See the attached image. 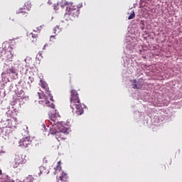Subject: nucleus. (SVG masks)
Masks as SVG:
<instances>
[{
    "instance_id": "6e6552de",
    "label": "nucleus",
    "mask_w": 182,
    "mask_h": 182,
    "mask_svg": "<svg viewBox=\"0 0 182 182\" xmlns=\"http://www.w3.org/2000/svg\"><path fill=\"white\" fill-rule=\"evenodd\" d=\"M58 178L60 180V181L66 182L68 181V178H69V177L68 176V173H66L65 171H62L61 175L58 177Z\"/></svg>"
},
{
    "instance_id": "a211bd4d",
    "label": "nucleus",
    "mask_w": 182,
    "mask_h": 182,
    "mask_svg": "<svg viewBox=\"0 0 182 182\" xmlns=\"http://www.w3.org/2000/svg\"><path fill=\"white\" fill-rule=\"evenodd\" d=\"M42 28V26H40L38 28H36V30H34V32H41V29Z\"/></svg>"
},
{
    "instance_id": "f3484780",
    "label": "nucleus",
    "mask_w": 182,
    "mask_h": 182,
    "mask_svg": "<svg viewBox=\"0 0 182 182\" xmlns=\"http://www.w3.org/2000/svg\"><path fill=\"white\" fill-rule=\"evenodd\" d=\"M50 133L51 134H56V129H50Z\"/></svg>"
},
{
    "instance_id": "1a4fd4ad",
    "label": "nucleus",
    "mask_w": 182,
    "mask_h": 182,
    "mask_svg": "<svg viewBox=\"0 0 182 182\" xmlns=\"http://www.w3.org/2000/svg\"><path fill=\"white\" fill-rule=\"evenodd\" d=\"M28 36L33 43H36V42H38V34L31 33Z\"/></svg>"
},
{
    "instance_id": "dca6fc26",
    "label": "nucleus",
    "mask_w": 182,
    "mask_h": 182,
    "mask_svg": "<svg viewBox=\"0 0 182 182\" xmlns=\"http://www.w3.org/2000/svg\"><path fill=\"white\" fill-rule=\"evenodd\" d=\"M134 16H136V14H134V11H133L129 16L128 19H134Z\"/></svg>"
},
{
    "instance_id": "9d476101",
    "label": "nucleus",
    "mask_w": 182,
    "mask_h": 182,
    "mask_svg": "<svg viewBox=\"0 0 182 182\" xmlns=\"http://www.w3.org/2000/svg\"><path fill=\"white\" fill-rule=\"evenodd\" d=\"M11 73H13L14 75H16V76H18V73L16 72V69H15L13 67L6 70V74L7 75H11Z\"/></svg>"
},
{
    "instance_id": "9b49d317",
    "label": "nucleus",
    "mask_w": 182,
    "mask_h": 182,
    "mask_svg": "<svg viewBox=\"0 0 182 182\" xmlns=\"http://www.w3.org/2000/svg\"><path fill=\"white\" fill-rule=\"evenodd\" d=\"M24 7L27 11H30L31 8H32V3L29 1H26L24 4Z\"/></svg>"
},
{
    "instance_id": "423d86ee",
    "label": "nucleus",
    "mask_w": 182,
    "mask_h": 182,
    "mask_svg": "<svg viewBox=\"0 0 182 182\" xmlns=\"http://www.w3.org/2000/svg\"><path fill=\"white\" fill-rule=\"evenodd\" d=\"M40 86L45 90L46 95L50 96V100H52V94H50V91L49 90V87L48 86V83L43 81V80H40Z\"/></svg>"
},
{
    "instance_id": "5701e85b",
    "label": "nucleus",
    "mask_w": 182,
    "mask_h": 182,
    "mask_svg": "<svg viewBox=\"0 0 182 182\" xmlns=\"http://www.w3.org/2000/svg\"><path fill=\"white\" fill-rule=\"evenodd\" d=\"M2 174V171L0 169V176Z\"/></svg>"
},
{
    "instance_id": "4be33fe9",
    "label": "nucleus",
    "mask_w": 182,
    "mask_h": 182,
    "mask_svg": "<svg viewBox=\"0 0 182 182\" xmlns=\"http://www.w3.org/2000/svg\"><path fill=\"white\" fill-rule=\"evenodd\" d=\"M54 9H58V8L56 7V6H54Z\"/></svg>"
},
{
    "instance_id": "6ab92c4d",
    "label": "nucleus",
    "mask_w": 182,
    "mask_h": 182,
    "mask_svg": "<svg viewBox=\"0 0 182 182\" xmlns=\"http://www.w3.org/2000/svg\"><path fill=\"white\" fill-rule=\"evenodd\" d=\"M38 56H41V58H43L42 56V52L41 51H39L38 53Z\"/></svg>"
},
{
    "instance_id": "7ed1b4c3",
    "label": "nucleus",
    "mask_w": 182,
    "mask_h": 182,
    "mask_svg": "<svg viewBox=\"0 0 182 182\" xmlns=\"http://www.w3.org/2000/svg\"><path fill=\"white\" fill-rule=\"evenodd\" d=\"M18 146L20 147L26 149V147H29V146H33V140H32V138L31 136L23 137L20 139L18 142Z\"/></svg>"
},
{
    "instance_id": "ddd939ff",
    "label": "nucleus",
    "mask_w": 182,
    "mask_h": 182,
    "mask_svg": "<svg viewBox=\"0 0 182 182\" xmlns=\"http://www.w3.org/2000/svg\"><path fill=\"white\" fill-rule=\"evenodd\" d=\"M60 29H62V27L60 26H56L53 29V33L56 35L57 33H59L60 32Z\"/></svg>"
},
{
    "instance_id": "f8f14e48",
    "label": "nucleus",
    "mask_w": 182,
    "mask_h": 182,
    "mask_svg": "<svg viewBox=\"0 0 182 182\" xmlns=\"http://www.w3.org/2000/svg\"><path fill=\"white\" fill-rule=\"evenodd\" d=\"M60 164H62L61 161H58L57 166L55 168V174H56V173H58V171H61L62 170V166H60Z\"/></svg>"
},
{
    "instance_id": "f03ea898",
    "label": "nucleus",
    "mask_w": 182,
    "mask_h": 182,
    "mask_svg": "<svg viewBox=\"0 0 182 182\" xmlns=\"http://www.w3.org/2000/svg\"><path fill=\"white\" fill-rule=\"evenodd\" d=\"M80 9L77 6H75L71 4L66 7L65 18H68L70 21H73V19L77 18L79 16Z\"/></svg>"
},
{
    "instance_id": "aec40b11",
    "label": "nucleus",
    "mask_w": 182,
    "mask_h": 182,
    "mask_svg": "<svg viewBox=\"0 0 182 182\" xmlns=\"http://www.w3.org/2000/svg\"><path fill=\"white\" fill-rule=\"evenodd\" d=\"M70 82H72V76L70 74Z\"/></svg>"
},
{
    "instance_id": "20e7f679",
    "label": "nucleus",
    "mask_w": 182,
    "mask_h": 182,
    "mask_svg": "<svg viewBox=\"0 0 182 182\" xmlns=\"http://www.w3.org/2000/svg\"><path fill=\"white\" fill-rule=\"evenodd\" d=\"M40 99H44L46 106L47 107H51V109H55V104H53V97L51 95V100L50 96H46L45 95H39Z\"/></svg>"
},
{
    "instance_id": "0eeeda50",
    "label": "nucleus",
    "mask_w": 182,
    "mask_h": 182,
    "mask_svg": "<svg viewBox=\"0 0 182 182\" xmlns=\"http://www.w3.org/2000/svg\"><path fill=\"white\" fill-rule=\"evenodd\" d=\"M7 116L8 117H10V119H8L7 121L15 122L16 123L18 122V119L16 118L18 114H16V112L9 111L7 112Z\"/></svg>"
},
{
    "instance_id": "f257e3e1",
    "label": "nucleus",
    "mask_w": 182,
    "mask_h": 182,
    "mask_svg": "<svg viewBox=\"0 0 182 182\" xmlns=\"http://www.w3.org/2000/svg\"><path fill=\"white\" fill-rule=\"evenodd\" d=\"M70 106L73 110H75V109L76 114L78 116L83 114L85 111L83 110V106L82 105V103H80V98H79V94L76 90H70Z\"/></svg>"
},
{
    "instance_id": "4468645a",
    "label": "nucleus",
    "mask_w": 182,
    "mask_h": 182,
    "mask_svg": "<svg viewBox=\"0 0 182 182\" xmlns=\"http://www.w3.org/2000/svg\"><path fill=\"white\" fill-rule=\"evenodd\" d=\"M133 89H140V85H137V80H133L132 81Z\"/></svg>"
},
{
    "instance_id": "412c9836",
    "label": "nucleus",
    "mask_w": 182,
    "mask_h": 182,
    "mask_svg": "<svg viewBox=\"0 0 182 182\" xmlns=\"http://www.w3.org/2000/svg\"><path fill=\"white\" fill-rule=\"evenodd\" d=\"M55 38V36H50V39H52V38Z\"/></svg>"
},
{
    "instance_id": "2eb2a0df",
    "label": "nucleus",
    "mask_w": 182,
    "mask_h": 182,
    "mask_svg": "<svg viewBox=\"0 0 182 182\" xmlns=\"http://www.w3.org/2000/svg\"><path fill=\"white\" fill-rule=\"evenodd\" d=\"M26 9L24 7L23 8H20L17 11L16 14H26V12L25 11Z\"/></svg>"
},
{
    "instance_id": "39448f33",
    "label": "nucleus",
    "mask_w": 182,
    "mask_h": 182,
    "mask_svg": "<svg viewBox=\"0 0 182 182\" xmlns=\"http://www.w3.org/2000/svg\"><path fill=\"white\" fill-rule=\"evenodd\" d=\"M23 163H25V159H23L22 155L15 154L14 161L13 162L14 168H17V167H19V166L23 164Z\"/></svg>"
}]
</instances>
